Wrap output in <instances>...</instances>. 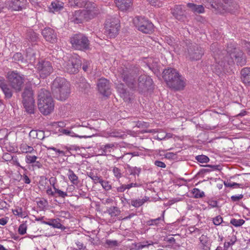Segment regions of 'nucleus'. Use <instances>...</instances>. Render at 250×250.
<instances>
[{"label": "nucleus", "instance_id": "f704fd0d", "mask_svg": "<svg viewBox=\"0 0 250 250\" xmlns=\"http://www.w3.org/2000/svg\"><path fill=\"white\" fill-rule=\"evenodd\" d=\"M12 212L15 215L21 218H25L27 215L26 212L23 211L22 208L21 207H18L12 209Z\"/></svg>", "mask_w": 250, "mask_h": 250}, {"label": "nucleus", "instance_id": "4be33fe9", "mask_svg": "<svg viewBox=\"0 0 250 250\" xmlns=\"http://www.w3.org/2000/svg\"><path fill=\"white\" fill-rule=\"evenodd\" d=\"M167 84L170 87L176 90H180L184 89L186 85V79L180 75L178 78L172 81Z\"/></svg>", "mask_w": 250, "mask_h": 250}, {"label": "nucleus", "instance_id": "4468645a", "mask_svg": "<svg viewBox=\"0 0 250 250\" xmlns=\"http://www.w3.org/2000/svg\"><path fill=\"white\" fill-rule=\"evenodd\" d=\"M83 7H85V9L83 10L84 14L86 21L94 18L100 13L99 8L94 3L87 1Z\"/></svg>", "mask_w": 250, "mask_h": 250}, {"label": "nucleus", "instance_id": "4c0bfd02", "mask_svg": "<svg viewBox=\"0 0 250 250\" xmlns=\"http://www.w3.org/2000/svg\"><path fill=\"white\" fill-rule=\"evenodd\" d=\"M85 131L88 132V131H90L91 132H87L86 134L83 135V136H75L76 137L82 138H90L92 137L96 133V130L93 127L87 128V127L85 128Z\"/></svg>", "mask_w": 250, "mask_h": 250}, {"label": "nucleus", "instance_id": "49530a36", "mask_svg": "<svg viewBox=\"0 0 250 250\" xmlns=\"http://www.w3.org/2000/svg\"><path fill=\"white\" fill-rule=\"evenodd\" d=\"M195 159L201 163H206L209 161L208 157L204 155H199L195 157Z\"/></svg>", "mask_w": 250, "mask_h": 250}, {"label": "nucleus", "instance_id": "423d86ee", "mask_svg": "<svg viewBox=\"0 0 250 250\" xmlns=\"http://www.w3.org/2000/svg\"><path fill=\"white\" fill-rule=\"evenodd\" d=\"M38 108L44 115L51 113L54 108V103L51 93L47 90L42 88L38 93Z\"/></svg>", "mask_w": 250, "mask_h": 250}, {"label": "nucleus", "instance_id": "5fc2aeb1", "mask_svg": "<svg viewBox=\"0 0 250 250\" xmlns=\"http://www.w3.org/2000/svg\"><path fill=\"white\" fill-rule=\"evenodd\" d=\"M105 244L109 247H113L118 246L119 243L116 240H112L107 239L105 241Z\"/></svg>", "mask_w": 250, "mask_h": 250}, {"label": "nucleus", "instance_id": "5701e85b", "mask_svg": "<svg viewBox=\"0 0 250 250\" xmlns=\"http://www.w3.org/2000/svg\"><path fill=\"white\" fill-rule=\"evenodd\" d=\"M133 0H115V3L119 9L125 11L128 9L132 4Z\"/></svg>", "mask_w": 250, "mask_h": 250}, {"label": "nucleus", "instance_id": "f03ea898", "mask_svg": "<svg viewBox=\"0 0 250 250\" xmlns=\"http://www.w3.org/2000/svg\"><path fill=\"white\" fill-rule=\"evenodd\" d=\"M139 70L138 66L127 63L118 68V73L119 77L130 88L142 92L148 89L153 81L146 75H141L137 81L136 78Z\"/></svg>", "mask_w": 250, "mask_h": 250}, {"label": "nucleus", "instance_id": "cd10ccee", "mask_svg": "<svg viewBox=\"0 0 250 250\" xmlns=\"http://www.w3.org/2000/svg\"><path fill=\"white\" fill-rule=\"evenodd\" d=\"M63 3L59 1H54L52 2L49 7L50 10L53 13L60 11L63 8Z\"/></svg>", "mask_w": 250, "mask_h": 250}, {"label": "nucleus", "instance_id": "0eeeda50", "mask_svg": "<svg viewBox=\"0 0 250 250\" xmlns=\"http://www.w3.org/2000/svg\"><path fill=\"white\" fill-rule=\"evenodd\" d=\"M71 47L75 50L86 51L90 49V42L88 37L83 33L73 35L69 38Z\"/></svg>", "mask_w": 250, "mask_h": 250}, {"label": "nucleus", "instance_id": "e2e57ef3", "mask_svg": "<svg viewBox=\"0 0 250 250\" xmlns=\"http://www.w3.org/2000/svg\"><path fill=\"white\" fill-rule=\"evenodd\" d=\"M243 197V195L242 194H240L238 195H232L231 197V199L233 202H236L239 201L240 199H242Z\"/></svg>", "mask_w": 250, "mask_h": 250}, {"label": "nucleus", "instance_id": "774afa93", "mask_svg": "<svg viewBox=\"0 0 250 250\" xmlns=\"http://www.w3.org/2000/svg\"><path fill=\"white\" fill-rule=\"evenodd\" d=\"M154 164L156 166H157L158 167H162V168H165L166 167V164L164 162L160 161H158V160L155 161L154 162Z\"/></svg>", "mask_w": 250, "mask_h": 250}, {"label": "nucleus", "instance_id": "7ed1b4c3", "mask_svg": "<svg viewBox=\"0 0 250 250\" xmlns=\"http://www.w3.org/2000/svg\"><path fill=\"white\" fill-rule=\"evenodd\" d=\"M8 84L3 78H0V88L5 98L10 99L13 95V90L16 93L21 92L24 86L25 76L17 70L9 71L6 74Z\"/></svg>", "mask_w": 250, "mask_h": 250}, {"label": "nucleus", "instance_id": "c85d7f7f", "mask_svg": "<svg viewBox=\"0 0 250 250\" xmlns=\"http://www.w3.org/2000/svg\"><path fill=\"white\" fill-rule=\"evenodd\" d=\"M67 175L72 184L74 185L78 184L79 182L78 177L74 173V171L72 169H69L68 170Z\"/></svg>", "mask_w": 250, "mask_h": 250}, {"label": "nucleus", "instance_id": "a19ab883", "mask_svg": "<svg viewBox=\"0 0 250 250\" xmlns=\"http://www.w3.org/2000/svg\"><path fill=\"white\" fill-rule=\"evenodd\" d=\"M37 204L40 210H43L48 205L47 200L42 198L39 201H37Z\"/></svg>", "mask_w": 250, "mask_h": 250}, {"label": "nucleus", "instance_id": "393cba45", "mask_svg": "<svg viewBox=\"0 0 250 250\" xmlns=\"http://www.w3.org/2000/svg\"><path fill=\"white\" fill-rule=\"evenodd\" d=\"M59 219H51L49 221H42V223L48 225L54 228L61 229H64L65 227L59 222Z\"/></svg>", "mask_w": 250, "mask_h": 250}, {"label": "nucleus", "instance_id": "8fccbe9b", "mask_svg": "<svg viewBox=\"0 0 250 250\" xmlns=\"http://www.w3.org/2000/svg\"><path fill=\"white\" fill-rule=\"evenodd\" d=\"M13 59L15 62H23L24 59L21 53H15L13 57Z\"/></svg>", "mask_w": 250, "mask_h": 250}, {"label": "nucleus", "instance_id": "a211bd4d", "mask_svg": "<svg viewBox=\"0 0 250 250\" xmlns=\"http://www.w3.org/2000/svg\"><path fill=\"white\" fill-rule=\"evenodd\" d=\"M68 19L70 22L79 24L86 21V18L83 10H79L72 12L69 14Z\"/></svg>", "mask_w": 250, "mask_h": 250}, {"label": "nucleus", "instance_id": "9d476101", "mask_svg": "<svg viewBox=\"0 0 250 250\" xmlns=\"http://www.w3.org/2000/svg\"><path fill=\"white\" fill-rule=\"evenodd\" d=\"M119 27V21L117 19L108 18L104 24V34L110 38H115L118 34Z\"/></svg>", "mask_w": 250, "mask_h": 250}, {"label": "nucleus", "instance_id": "7c9ffc66", "mask_svg": "<svg viewBox=\"0 0 250 250\" xmlns=\"http://www.w3.org/2000/svg\"><path fill=\"white\" fill-rule=\"evenodd\" d=\"M86 2V0H69L68 4L71 7H82Z\"/></svg>", "mask_w": 250, "mask_h": 250}, {"label": "nucleus", "instance_id": "c03bdc74", "mask_svg": "<svg viewBox=\"0 0 250 250\" xmlns=\"http://www.w3.org/2000/svg\"><path fill=\"white\" fill-rule=\"evenodd\" d=\"M244 223L245 221L243 219H236L235 218L231 219L230 221V223L236 227L241 226Z\"/></svg>", "mask_w": 250, "mask_h": 250}, {"label": "nucleus", "instance_id": "ddd939ff", "mask_svg": "<svg viewBox=\"0 0 250 250\" xmlns=\"http://www.w3.org/2000/svg\"><path fill=\"white\" fill-rule=\"evenodd\" d=\"M82 65L79 56H72L64 64L65 70L70 74L76 73Z\"/></svg>", "mask_w": 250, "mask_h": 250}, {"label": "nucleus", "instance_id": "69168bd1", "mask_svg": "<svg viewBox=\"0 0 250 250\" xmlns=\"http://www.w3.org/2000/svg\"><path fill=\"white\" fill-rule=\"evenodd\" d=\"M49 181L50 185L52 186L53 189H55V188H56V187L55 186V184L57 182V179L55 177H51L49 179Z\"/></svg>", "mask_w": 250, "mask_h": 250}, {"label": "nucleus", "instance_id": "9b49d317", "mask_svg": "<svg viewBox=\"0 0 250 250\" xmlns=\"http://www.w3.org/2000/svg\"><path fill=\"white\" fill-rule=\"evenodd\" d=\"M133 23L138 29L145 34H150L154 30V25L147 19L143 17H136L133 20Z\"/></svg>", "mask_w": 250, "mask_h": 250}, {"label": "nucleus", "instance_id": "052dcab7", "mask_svg": "<svg viewBox=\"0 0 250 250\" xmlns=\"http://www.w3.org/2000/svg\"><path fill=\"white\" fill-rule=\"evenodd\" d=\"M59 130L63 134H65L66 135H68V136H74V133L68 129L62 128V129H60Z\"/></svg>", "mask_w": 250, "mask_h": 250}, {"label": "nucleus", "instance_id": "58836bf2", "mask_svg": "<svg viewBox=\"0 0 250 250\" xmlns=\"http://www.w3.org/2000/svg\"><path fill=\"white\" fill-rule=\"evenodd\" d=\"M35 60V53L32 52L31 48H28L26 55V61L29 62H33Z\"/></svg>", "mask_w": 250, "mask_h": 250}, {"label": "nucleus", "instance_id": "f3484780", "mask_svg": "<svg viewBox=\"0 0 250 250\" xmlns=\"http://www.w3.org/2000/svg\"><path fill=\"white\" fill-rule=\"evenodd\" d=\"M97 87L99 92L104 96H108L111 92L110 82L105 78H101L98 80Z\"/></svg>", "mask_w": 250, "mask_h": 250}, {"label": "nucleus", "instance_id": "ea45409f", "mask_svg": "<svg viewBox=\"0 0 250 250\" xmlns=\"http://www.w3.org/2000/svg\"><path fill=\"white\" fill-rule=\"evenodd\" d=\"M192 193L195 198H201L205 196V192L197 188H194Z\"/></svg>", "mask_w": 250, "mask_h": 250}, {"label": "nucleus", "instance_id": "412c9836", "mask_svg": "<svg viewBox=\"0 0 250 250\" xmlns=\"http://www.w3.org/2000/svg\"><path fill=\"white\" fill-rule=\"evenodd\" d=\"M180 75L175 69L169 68L165 69L163 72V77L167 83L177 79Z\"/></svg>", "mask_w": 250, "mask_h": 250}, {"label": "nucleus", "instance_id": "338daca9", "mask_svg": "<svg viewBox=\"0 0 250 250\" xmlns=\"http://www.w3.org/2000/svg\"><path fill=\"white\" fill-rule=\"evenodd\" d=\"M78 193L81 197L83 198H87V192L83 190L82 189H79Z\"/></svg>", "mask_w": 250, "mask_h": 250}, {"label": "nucleus", "instance_id": "0e129e2a", "mask_svg": "<svg viewBox=\"0 0 250 250\" xmlns=\"http://www.w3.org/2000/svg\"><path fill=\"white\" fill-rule=\"evenodd\" d=\"M36 80L33 81V79L31 80V78L29 79V82L30 83L31 85H36L40 83V81L39 79L36 76L35 77Z\"/></svg>", "mask_w": 250, "mask_h": 250}, {"label": "nucleus", "instance_id": "bf43d9fd", "mask_svg": "<svg viewBox=\"0 0 250 250\" xmlns=\"http://www.w3.org/2000/svg\"><path fill=\"white\" fill-rule=\"evenodd\" d=\"M161 220V217H158L156 219H151L147 222V225L149 226L155 225L157 226L159 224V221Z\"/></svg>", "mask_w": 250, "mask_h": 250}, {"label": "nucleus", "instance_id": "bb28decb", "mask_svg": "<svg viewBox=\"0 0 250 250\" xmlns=\"http://www.w3.org/2000/svg\"><path fill=\"white\" fill-rule=\"evenodd\" d=\"M187 6L194 13H203L205 12L204 7L202 5H196L192 3H188Z\"/></svg>", "mask_w": 250, "mask_h": 250}, {"label": "nucleus", "instance_id": "473e14b6", "mask_svg": "<svg viewBox=\"0 0 250 250\" xmlns=\"http://www.w3.org/2000/svg\"><path fill=\"white\" fill-rule=\"evenodd\" d=\"M107 212L111 217H116L120 214V210L116 207H111L107 209Z\"/></svg>", "mask_w": 250, "mask_h": 250}, {"label": "nucleus", "instance_id": "864d4df0", "mask_svg": "<svg viewBox=\"0 0 250 250\" xmlns=\"http://www.w3.org/2000/svg\"><path fill=\"white\" fill-rule=\"evenodd\" d=\"M114 146V145L113 144H106L105 145H103L101 146L102 150L105 153H108L110 152V149L112 148Z\"/></svg>", "mask_w": 250, "mask_h": 250}, {"label": "nucleus", "instance_id": "3c124183", "mask_svg": "<svg viewBox=\"0 0 250 250\" xmlns=\"http://www.w3.org/2000/svg\"><path fill=\"white\" fill-rule=\"evenodd\" d=\"M199 240L203 247H207L208 246V238L207 236L202 235L200 238Z\"/></svg>", "mask_w": 250, "mask_h": 250}, {"label": "nucleus", "instance_id": "2eb2a0df", "mask_svg": "<svg viewBox=\"0 0 250 250\" xmlns=\"http://www.w3.org/2000/svg\"><path fill=\"white\" fill-rule=\"evenodd\" d=\"M37 68L40 75L42 78H45L53 71L51 63L47 61H42L37 64Z\"/></svg>", "mask_w": 250, "mask_h": 250}, {"label": "nucleus", "instance_id": "680f3d73", "mask_svg": "<svg viewBox=\"0 0 250 250\" xmlns=\"http://www.w3.org/2000/svg\"><path fill=\"white\" fill-rule=\"evenodd\" d=\"M126 189L125 184H121L119 187L115 188V191L117 192H123Z\"/></svg>", "mask_w": 250, "mask_h": 250}, {"label": "nucleus", "instance_id": "f8f14e48", "mask_svg": "<svg viewBox=\"0 0 250 250\" xmlns=\"http://www.w3.org/2000/svg\"><path fill=\"white\" fill-rule=\"evenodd\" d=\"M127 172L125 174V177L128 180L129 184H125L126 189H130L132 188H138L141 186V184L136 183L134 181H136V176H139L141 171V168L137 167H129L127 168Z\"/></svg>", "mask_w": 250, "mask_h": 250}, {"label": "nucleus", "instance_id": "39448f33", "mask_svg": "<svg viewBox=\"0 0 250 250\" xmlns=\"http://www.w3.org/2000/svg\"><path fill=\"white\" fill-rule=\"evenodd\" d=\"M52 91L55 98L65 101L70 93V83L64 78L57 77L53 82Z\"/></svg>", "mask_w": 250, "mask_h": 250}, {"label": "nucleus", "instance_id": "c756f323", "mask_svg": "<svg viewBox=\"0 0 250 250\" xmlns=\"http://www.w3.org/2000/svg\"><path fill=\"white\" fill-rule=\"evenodd\" d=\"M87 175L89 177L95 184L100 183L102 180V177L97 173L94 171H90L87 173Z\"/></svg>", "mask_w": 250, "mask_h": 250}, {"label": "nucleus", "instance_id": "1a4fd4ad", "mask_svg": "<svg viewBox=\"0 0 250 250\" xmlns=\"http://www.w3.org/2000/svg\"><path fill=\"white\" fill-rule=\"evenodd\" d=\"M22 103L25 111L29 114H33L35 110V99L32 89L26 87L22 93Z\"/></svg>", "mask_w": 250, "mask_h": 250}, {"label": "nucleus", "instance_id": "f257e3e1", "mask_svg": "<svg viewBox=\"0 0 250 250\" xmlns=\"http://www.w3.org/2000/svg\"><path fill=\"white\" fill-rule=\"evenodd\" d=\"M210 49L215 61L214 71L220 76L229 71V66L235 62L237 65L243 66L246 64V57L243 52L235 46V43L230 42L226 50L222 49L217 43H212Z\"/></svg>", "mask_w": 250, "mask_h": 250}, {"label": "nucleus", "instance_id": "79ce46f5", "mask_svg": "<svg viewBox=\"0 0 250 250\" xmlns=\"http://www.w3.org/2000/svg\"><path fill=\"white\" fill-rule=\"evenodd\" d=\"M206 168H203L200 170V172L206 173L209 172L213 170L218 169V166L207 165L205 166Z\"/></svg>", "mask_w": 250, "mask_h": 250}, {"label": "nucleus", "instance_id": "e433bc0d", "mask_svg": "<svg viewBox=\"0 0 250 250\" xmlns=\"http://www.w3.org/2000/svg\"><path fill=\"white\" fill-rule=\"evenodd\" d=\"M110 170L113 172L114 176L117 179L119 180L123 176V173L120 168L116 167H112Z\"/></svg>", "mask_w": 250, "mask_h": 250}, {"label": "nucleus", "instance_id": "6e6552de", "mask_svg": "<svg viewBox=\"0 0 250 250\" xmlns=\"http://www.w3.org/2000/svg\"><path fill=\"white\" fill-rule=\"evenodd\" d=\"M185 55L190 61H198L201 59L204 51L199 45L192 43L190 41L185 42Z\"/></svg>", "mask_w": 250, "mask_h": 250}, {"label": "nucleus", "instance_id": "4d7b16f0", "mask_svg": "<svg viewBox=\"0 0 250 250\" xmlns=\"http://www.w3.org/2000/svg\"><path fill=\"white\" fill-rule=\"evenodd\" d=\"M236 241V238H233L230 239L229 242H225L224 243V248L225 250H228V249L231 245H233Z\"/></svg>", "mask_w": 250, "mask_h": 250}, {"label": "nucleus", "instance_id": "6ab92c4d", "mask_svg": "<svg viewBox=\"0 0 250 250\" xmlns=\"http://www.w3.org/2000/svg\"><path fill=\"white\" fill-rule=\"evenodd\" d=\"M42 34L47 42L52 43H54L57 42V34L53 29L50 27L44 28L42 30Z\"/></svg>", "mask_w": 250, "mask_h": 250}, {"label": "nucleus", "instance_id": "13d9d810", "mask_svg": "<svg viewBox=\"0 0 250 250\" xmlns=\"http://www.w3.org/2000/svg\"><path fill=\"white\" fill-rule=\"evenodd\" d=\"M213 224L216 226L220 225L223 222L222 217L218 215L213 219Z\"/></svg>", "mask_w": 250, "mask_h": 250}, {"label": "nucleus", "instance_id": "aec40b11", "mask_svg": "<svg viewBox=\"0 0 250 250\" xmlns=\"http://www.w3.org/2000/svg\"><path fill=\"white\" fill-rule=\"evenodd\" d=\"M183 7L181 5H176L171 9V13L173 17L180 21H184L186 19L185 10Z\"/></svg>", "mask_w": 250, "mask_h": 250}, {"label": "nucleus", "instance_id": "09e8293b", "mask_svg": "<svg viewBox=\"0 0 250 250\" xmlns=\"http://www.w3.org/2000/svg\"><path fill=\"white\" fill-rule=\"evenodd\" d=\"M27 225L25 223H22L20 225L18 229V232L21 235H24L26 233L27 230Z\"/></svg>", "mask_w": 250, "mask_h": 250}, {"label": "nucleus", "instance_id": "20e7f679", "mask_svg": "<svg viewBox=\"0 0 250 250\" xmlns=\"http://www.w3.org/2000/svg\"><path fill=\"white\" fill-rule=\"evenodd\" d=\"M205 6L217 14L234 12L238 8L237 0H202Z\"/></svg>", "mask_w": 250, "mask_h": 250}, {"label": "nucleus", "instance_id": "a18cd8bd", "mask_svg": "<svg viewBox=\"0 0 250 250\" xmlns=\"http://www.w3.org/2000/svg\"><path fill=\"white\" fill-rule=\"evenodd\" d=\"M100 184L101 185L103 188L106 191H108L112 188V186L108 181L104 180L102 179Z\"/></svg>", "mask_w": 250, "mask_h": 250}, {"label": "nucleus", "instance_id": "603ef678", "mask_svg": "<svg viewBox=\"0 0 250 250\" xmlns=\"http://www.w3.org/2000/svg\"><path fill=\"white\" fill-rule=\"evenodd\" d=\"M43 132L42 130H32L29 133V136H32L33 138H37L40 139L39 135V134H43Z\"/></svg>", "mask_w": 250, "mask_h": 250}, {"label": "nucleus", "instance_id": "de8ad7c7", "mask_svg": "<svg viewBox=\"0 0 250 250\" xmlns=\"http://www.w3.org/2000/svg\"><path fill=\"white\" fill-rule=\"evenodd\" d=\"M38 159V157L35 155H27L25 156V162L28 164H33Z\"/></svg>", "mask_w": 250, "mask_h": 250}, {"label": "nucleus", "instance_id": "2f4dec72", "mask_svg": "<svg viewBox=\"0 0 250 250\" xmlns=\"http://www.w3.org/2000/svg\"><path fill=\"white\" fill-rule=\"evenodd\" d=\"M20 149L23 153H31L35 151L34 149L31 146H29L26 144H22L21 145Z\"/></svg>", "mask_w": 250, "mask_h": 250}, {"label": "nucleus", "instance_id": "6e6d98bb", "mask_svg": "<svg viewBox=\"0 0 250 250\" xmlns=\"http://www.w3.org/2000/svg\"><path fill=\"white\" fill-rule=\"evenodd\" d=\"M208 208L209 209L218 207V202L216 200H209L208 201Z\"/></svg>", "mask_w": 250, "mask_h": 250}, {"label": "nucleus", "instance_id": "dca6fc26", "mask_svg": "<svg viewBox=\"0 0 250 250\" xmlns=\"http://www.w3.org/2000/svg\"><path fill=\"white\" fill-rule=\"evenodd\" d=\"M26 0H8L5 2V6L9 9L20 11L26 8Z\"/></svg>", "mask_w": 250, "mask_h": 250}, {"label": "nucleus", "instance_id": "c9c22d12", "mask_svg": "<svg viewBox=\"0 0 250 250\" xmlns=\"http://www.w3.org/2000/svg\"><path fill=\"white\" fill-rule=\"evenodd\" d=\"M107 134L109 137L121 138L124 136L123 132L115 129H112L107 132Z\"/></svg>", "mask_w": 250, "mask_h": 250}, {"label": "nucleus", "instance_id": "72a5a7b5", "mask_svg": "<svg viewBox=\"0 0 250 250\" xmlns=\"http://www.w3.org/2000/svg\"><path fill=\"white\" fill-rule=\"evenodd\" d=\"M146 200L145 198L142 199H134L131 201V204L132 206L135 208H139L142 206L146 202Z\"/></svg>", "mask_w": 250, "mask_h": 250}, {"label": "nucleus", "instance_id": "b1692460", "mask_svg": "<svg viewBox=\"0 0 250 250\" xmlns=\"http://www.w3.org/2000/svg\"><path fill=\"white\" fill-rule=\"evenodd\" d=\"M241 80L243 83L248 85H250V68L245 67L241 71Z\"/></svg>", "mask_w": 250, "mask_h": 250}, {"label": "nucleus", "instance_id": "a878e982", "mask_svg": "<svg viewBox=\"0 0 250 250\" xmlns=\"http://www.w3.org/2000/svg\"><path fill=\"white\" fill-rule=\"evenodd\" d=\"M26 38L32 44H36L39 41V35L32 30H29L27 33Z\"/></svg>", "mask_w": 250, "mask_h": 250}, {"label": "nucleus", "instance_id": "37998d69", "mask_svg": "<svg viewBox=\"0 0 250 250\" xmlns=\"http://www.w3.org/2000/svg\"><path fill=\"white\" fill-rule=\"evenodd\" d=\"M54 190L55 191V197L64 198L68 196L67 191H63L57 188H55Z\"/></svg>", "mask_w": 250, "mask_h": 250}]
</instances>
